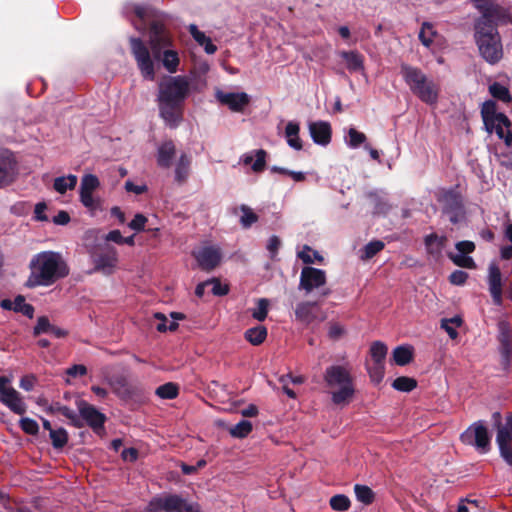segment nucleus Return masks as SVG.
<instances>
[{"mask_svg": "<svg viewBox=\"0 0 512 512\" xmlns=\"http://www.w3.org/2000/svg\"><path fill=\"white\" fill-rule=\"evenodd\" d=\"M148 219L143 214H136L128 226L135 231H142Z\"/></svg>", "mask_w": 512, "mask_h": 512, "instance_id": "nucleus-56", "label": "nucleus"}, {"mask_svg": "<svg viewBox=\"0 0 512 512\" xmlns=\"http://www.w3.org/2000/svg\"><path fill=\"white\" fill-rule=\"evenodd\" d=\"M79 418L85 420L86 423L95 431L103 427L105 416L95 407L85 401L78 402Z\"/></svg>", "mask_w": 512, "mask_h": 512, "instance_id": "nucleus-17", "label": "nucleus"}, {"mask_svg": "<svg viewBox=\"0 0 512 512\" xmlns=\"http://www.w3.org/2000/svg\"><path fill=\"white\" fill-rule=\"evenodd\" d=\"M351 371L348 363L331 365L325 371L324 380L329 388L331 400L337 406L345 407L354 398L355 386Z\"/></svg>", "mask_w": 512, "mask_h": 512, "instance_id": "nucleus-4", "label": "nucleus"}, {"mask_svg": "<svg viewBox=\"0 0 512 512\" xmlns=\"http://www.w3.org/2000/svg\"><path fill=\"white\" fill-rule=\"evenodd\" d=\"M176 154V147L171 140L161 143L157 150V163L159 166L169 168L172 164V159Z\"/></svg>", "mask_w": 512, "mask_h": 512, "instance_id": "nucleus-23", "label": "nucleus"}, {"mask_svg": "<svg viewBox=\"0 0 512 512\" xmlns=\"http://www.w3.org/2000/svg\"><path fill=\"white\" fill-rule=\"evenodd\" d=\"M66 373L71 377L84 376L87 373V369L84 365L78 364L67 369Z\"/></svg>", "mask_w": 512, "mask_h": 512, "instance_id": "nucleus-63", "label": "nucleus"}, {"mask_svg": "<svg viewBox=\"0 0 512 512\" xmlns=\"http://www.w3.org/2000/svg\"><path fill=\"white\" fill-rule=\"evenodd\" d=\"M48 411L50 413H60L63 416H65L67 419H69L70 423L75 427H82L83 423L77 413L70 409L67 406H62L59 403H56L55 405H51L48 408Z\"/></svg>", "mask_w": 512, "mask_h": 512, "instance_id": "nucleus-28", "label": "nucleus"}, {"mask_svg": "<svg viewBox=\"0 0 512 512\" xmlns=\"http://www.w3.org/2000/svg\"><path fill=\"white\" fill-rule=\"evenodd\" d=\"M49 436L52 441L53 447L56 449L64 447L68 442V434L64 428L51 430Z\"/></svg>", "mask_w": 512, "mask_h": 512, "instance_id": "nucleus-43", "label": "nucleus"}, {"mask_svg": "<svg viewBox=\"0 0 512 512\" xmlns=\"http://www.w3.org/2000/svg\"><path fill=\"white\" fill-rule=\"evenodd\" d=\"M468 278V274L461 270H456L453 273H451L449 279L452 284L455 285H462L465 283V281Z\"/></svg>", "mask_w": 512, "mask_h": 512, "instance_id": "nucleus-58", "label": "nucleus"}, {"mask_svg": "<svg viewBox=\"0 0 512 512\" xmlns=\"http://www.w3.org/2000/svg\"><path fill=\"white\" fill-rule=\"evenodd\" d=\"M156 395L162 399H174L178 396V386L172 382L159 386L156 391Z\"/></svg>", "mask_w": 512, "mask_h": 512, "instance_id": "nucleus-41", "label": "nucleus"}, {"mask_svg": "<svg viewBox=\"0 0 512 512\" xmlns=\"http://www.w3.org/2000/svg\"><path fill=\"white\" fill-rule=\"evenodd\" d=\"M489 292L495 305H501L502 298V275L497 264L491 263L488 269Z\"/></svg>", "mask_w": 512, "mask_h": 512, "instance_id": "nucleus-18", "label": "nucleus"}, {"mask_svg": "<svg viewBox=\"0 0 512 512\" xmlns=\"http://www.w3.org/2000/svg\"><path fill=\"white\" fill-rule=\"evenodd\" d=\"M36 383V378L33 375H26L21 378L19 386L25 391H31Z\"/></svg>", "mask_w": 512, "mask_h": 512, "instance_id": "nucleus-61", "label": "nucleus"}, {"mask_svg": "<svg viewBox=\"0 0 512 512\" xmlns=\"http://www.w3.org/2000/svg\"><path fill=\"white\" fill-rule=\"evenodd\" d=\"M77 181V176L73 174L57 177L54 180L53 188L59 194H64L67 190H73L77 185Z\"/></svg>", "mask_w": 512, "mask_h": 512, "instance_id": "nucleus-29", "label": "nucleus"}, {"mask_svg": "<svg viewBox=\"0 0 512 512\" xmlns=\"http://www.w3.org/2000/svg\"><path fill=\"white\" fill-rule=\"evenodd\" d=\"M300 127L296 122H288L285 128V138L287 140L288 145L295 149H302V141L299 137Z\"/></svg>", "mask_w": 512, "mask_h": 512, "instance_id": "nucleus-26", "label": "nucleus"}, {"mask_svg": "<svg viewBox=\"0 0 512 512\" xmlns=\"http://www.w3.org/2000/svg\"><path fill=\"white\" fill-rule=\"evenodd\" d=\"M296 319L311 324L314 321H323L326 316L321 312L316 302H301L295 309Z\"/></svg>", "mask_w": 512, "mask_h": 512, "instance_id": "nucleus-16", "label": "nucleus"}, {"mask_svg": "<svg viewBox=\"0 0 512 512\" xmlns=\"http://www.w3.org/2000/svg\"><path fill=\"white\" fill-rule=\"evenodd\" d=\"M100 181L93 174H86L82 177L79 189L80 202L91 213L100 209V199L94 196V192L99 188Z\"/></svg>", "mask_w": 512, "mask_h": 512, "instance_id": "nucleus-8", "label": "nucleus"}, {"mask_svg": "<svg viewBox=\"0 0 512 512\" xmlns=\"http://www.w3.org/2000/svg\"><path fill=\"white\" fill-rule=\"evenodd\" d=\"M149 44L151 51L141 39H130L131 53L141 75L150 81L155 79L154 59L161 61L169 73H176L180 64L179 53L173 48L172 37L162 25L152 24Z\"/></svg>", "mask_w": 512, "mask_h": 512, "instance_id": "nucleus-1", "label": "nucleus"}, {"mask_svg": "<svg viewBox=\"0 0 512 512\" xmlns=\"http://www.w3.org/2000/svg\"><path fill=\"white\" fill-rule=\"evenodd\" d=\"M384 248V243L382 241L376 240L369 242L363 249V254L361 258L363 260H368L380 252Z\"/></svg>", "mask_w": 512, "mask_h": 512, "instance_id": "nucleus-48", "label": "nucleus"}, {"mask_svg": "<svg viewBox=\"0 0 512 512\" xmlns=\"http://www.w3.org/2000/svg\"><path fill=\"white\" fill-rule=\"evenodd\" d=\"M510 432L507 428H498L496 442L498 444L500 454L502 458L509 464L512 465V448Z\"/></svg>", "mask_w": 512, "mask_h": 512, "instance_id": "nucleus-22", "label": "nucleus"}, {"mask_svg": "<svg viewBox=\"0 0 512 512\" xmlns=\"http://www.w3.org/2000/svg\"><path fill=\"white\" fill-rule=\"evenodd\" d=\"M267 337V329L264 326H256L245 332V339L252 345H260Z\"/></svg>", "mask_w": 512, "mask_h": 512, "instance_id": "nucleus-32", "label": "nucleus"}, {"mask_svg": "<svg viewBox=\"0 0 512 512\" xmlns=\"http://www.w3.org/2000/svg\"><path fill=\"white\" fill-rule=\"evenodd\" d=\"M119 257L114 247H107L105 251L93 257L94 271L104 275H111L117 269Z\"/></svg>", "mask_w": 512, "mask_h": 512, "instance_id": "nucleus-13", "label": "nucleus"}, {"mask_svg": "<svg viewBox=\"0 0 512 512\" xmlns=\"http://www.w3.org/2000/svg\"><path fill=\"white\" fill-rule=\"evenodd\" d=\"M463 321L460 316H454L452 318H444L441 320L440 327L444 329L451 339L458 337L457 328L462 325Z\"/></svg>", "mask_w": 512, "mask_h": 512, "instance_id": "nucleus-33", "label": "nucleus"}, {"mask_svg": "<svg viewBox=\"0 0 512 512\" xmlns=\"http://www.w3.org/2000/svg\"><path fill=\"white\" fill-rule=\"evenodd\" d=\"M114 390L121 398H129L132 395L131 387L124 382L119 383V387H115Z\"/></svg>", "mask_w": 512, "mask_h": 512, "instance_id": "nucleus-64", "label": "nucleus"}, {"mask_svg": "<svg viewBox=\"0 0 512 512\" xmlns=\"http://www.w3.org/2000/svg\"><path fill=\"white\" fill-rule=\"evenodd\" d=\"M14 311L20 312L23 315L32 318L34 313V308L32 305L26 303L24 297L18 296L14 300Z\"/></svg>", "mask_w": 512, "mask_h": 512, "instance_id": "nucleus-49", "label": "nucleus"}, {"mask_svg": "<svg viewBox=\"0 0 512 512\" xmlns=\"http://www.w3.org/2000/svg\"><path fill=\"white\" fill-rule=\"evenodd\" d=\"M435 36L436 31L433 25L431 23L424 22L419 32V39L421 43L426 47H430V45L433 43Z\"/></svg>", "mask_w": 512, "mask_h": 512, "instance_id": "nucleus-40", "label": "nucleus"}, {"mask_svg": "<svg viewBox=\"0 0 512 512\" xmlns=\"http://www.w3.org/2000/svg\"><path fill=\"white\" fill-rule=\"evenodd\" d=\"M354 492L357 500L365 505L371 504L374 500L373 491L366 485L356 484L354 486Z\"/></svg>", "mask_w": 512, "mask_h": 512, "instance_id": "nucleus-38", "label": "nucleus"}, {"mask_svg": "<svg viewBox=\"0 0 512 512\" xmlns=\"http://www.w3.org/2000/svg\"><path fill=\"white\" fill-rule=\"evenodd\" d=\"M269 301L265 298L257 301L256 308L252 311V317L258 321H264L268 314Z\"/></svg>", "mask_w": 512, "mask_h": 512, "instance_id": "nucleus-50", "label": "nucleus"}, {"mask_svg": "<svg viewBox=\"0 0 512 512\" xmlns=\"http://www.w3.org/2000/svg\"><path fill=\"white\" fill-rule=\"evenodd\" d=\"M193 255L199 267L206 271L216 268L222 259L220 248L216 246H202Z\"/></svg>", "mask_w": 512, "mask_h": 512, "instance_id": "nucleus-12", "label": "nucleus"}, {"mask_svg": "<svg viewBox=\"0 0 512 512\" xmlns=\"http://www.w3.org/2000/svg\"><path fill=\"white\" fill-rule=\"evenodd\" d=\"M0 402L18 415L26 413L27 405L21 394L10 385V379L0 377Z\"/></svg>", "mask_w": 512, "mask_h": 512, "instance_id": "nucleus-7", "label": "nucleus"}, {"mask_svg": "<svg viewBox=\"0 0 512 512\" xmlns=\"http://www.w3.org/2000/svg\"><path fill=\"white\" fill-rule=\"evenodd\" d=\"M501 354L507 360L512 348V338L508 332H502L500 336Z\"/></svg>", "mask_w": 512, "mask_h": 512, "instance_id": "nucleus-52", "label": "nucleus"}, {"mask_svg": "<svg viewBox=\"0 0 512 512\" xmlns=\"http://www.w3.org/2000/svg\"><path fill=\"white\" fill-rule=\"evenodd\" d=\"M401 75L412 93L422 102L429 105L437 104L439 86L430 80L420 69L409 65H402Z\"/></svg>", "mask_w": 512, "mask_h": 512, "instance_id": "nucleus-6", "label": "nucleus"}, {"mask_svg": "<svg viewBox=\"0 0 512 512\" xmlns=\"http://www.w3.org/2000/svg\"><path fill=\"white\" fill-rule=\"evenodd\" d=\"M509 119L503 113H499V116L485 124L489 132L495 131L500 139H503L506 144L512 142V134L509 131Z\"/></svg>", "mask_w": 512, "mask_h": 512, "instance_id": "nucleus-20", "label": "nucleus"}, {"mask_svg": "<svg viewBox=\"0 0 512 512\" xmlns=\"http://www.w3.org/2000/svg\"><path fill=\"white\" fill-rule=\"evenodd\" d=\"M240 210L242 212L240 223L243 227L248 228L258 220V216L248 206L242 205Z\"/></svg>", "mask_w": 512, "mask_h": 512, "instance_id": "nucleus-51", "label": "nucleus"}, {"mask_svg": "<svg viewBox=\"0 0 512 512\" xmlns=\"http://www.w3.org/2000/svg\"><path fill=\"white\" fill-rule=\"evenodd\" d=\"M298 257L305 264L322 263L323 256L318 252L310 248L309 246H303L302 250L298 252Z\"/></svg>", "mask_w": 512, "mask_h": 512, "instance_id": "nucleus-35", "label": "nucleus"}, {"mask_svg": "<svg viewBox=\"0 0 512 512\" xmlns=\"http://www.w3.org/2000/svg\"><path fill=\"white\" fill-rule=\"evenodd\" d=\"M366 141V135L355 128H349L347 145L351 148H357Z\"/></svg>", "mask_w": 512, "mask_h": 512, "instance_id": "nucleus-47", "label": "nucleus"}, {"mask_svg": "<svg viewBox=\"0 0 512 512\" xmlns=\"http://www.w3.org/2000/svg\"><path fill=\"white\" fill-rule=\"evenodd\" d=\"M189 31L191 33V35L193 36L194 40L199 44V45H204V42H207V36L201 32L200 30H198L197 26L196 25H190L189 27Z\"/></svg>", "mask_w": 512, "mask_h": 512, "instance_id": "nucleus-60", "label": "nucleus"}, {"mask_svg": "<svg viewBox=\"0 0 512 512\" xmlns=\"http://www.w3.org/2000/svg\"><path fill=\"white\" fill-rule=\"evenodd\" d=\"M252 431V424L248 420H242L229 429L231 436L244 438Z\"/></svg>", "mask_w": 512, "mask_h": 512, "instance_id": "nucleus-44", "label": "nucleus"}, {"mask_svg": "<svg viewBox=\"0 0 512 512\" xmlns=\"http://www.w3.org/2000/svg\"><path fill=\"white\" fill-rule=\"evenodd\" d=\"M191 164V157L186 153H182L176 163L175 179L178 182H184L188 175Z\"/></svg>", "mask_w": 512, "mask_h": 512, "instance_id": "nucleus-30", "label": "nucleus"}, {"mask_svg": "<svg viewBox=\"0 0 512 512\" xmlns=\"http://www.w3.org/2000/svg\"><path fill=\"white\" fill-rule=\"evenodd\" d=\"M344 327L340 325L339 323H330L329 324V331L328 335L331 339H339L344 335Z\"/></svg>", "mask_w": 512, "mask_h": 512, "instance_id": "nucleus-57", "label": "nucleus"}, {"mask_svg": "<svg viewBox=\"0 0 512 512\" xmlns=\"http://www.w3.org/2000/svg\"><path fill=\"white\" fill-rule=\"evenodd\" d=\"M475 6L483 13L484 17L482 19L495 16L499 10V6L491 0H476Z\"/></svg>", "mask_w": 512, "mask_h": 512, "instance_id": "nucleus-39", "label": "nucleus"}, {"mask_svg": "<svg viewBox=\"0 0 512 512\" xmlns=\"http://www.w3.org/2000/svg\"><path fill=\"white\" fill-rule=\"evenodd\" d=\"M464 444L474 446L480 453H486L490 448V437L482 422L472 424L461 435Z\"/></svg>", "mask_w": 512, "mask_h": 512, "instance_id": "nucleus-10", "label": "nucleus"}, {"mask_svg": "<svg viewBox=\"0 0 512 512\" xmlns=\"http://www.w3.org/2000/svg\"><path fill=\"white\" fill-rule=\"evenodd\" d=\"M28 287L50 286L69 274L62 255L54 251H43L34 255L29 264Z\"/></svg>", "mask_w": 512, "mask_h": 512, "instance_id": "nucleus-3", "label": "nucleus"}, {"mask_svg": "<svg viewBox=\"0 0 512 512\" xmlns=\"http://www.w3.org/2000/svg\"><path fill=\"white\" fill-rule=\"evenodd\" d=\"M474 39L481 57L489 64L498 63L503 57V46L497 28L491 19H479L475 23Z\"/></svg>", "mask_w": 512, "mask_h": 512, "instance_id": "nucleus-5", "label": "nucleus"}, {"mask_svg": "<svg viewBox=\"0 0 512 512\" xmlns=\"http://www.w3.org/2000/svg\"><path fill=\"white\" fill-rule=\"evenodd\" d=\"M490 92L494 97L501 99L503 101H508L510 99L508 89L500 84L495 83L491 85Z\"/></svg>", "mask_w": 512, "mask_h": 512, "instance_id": "nucleus-55", "label": "nucleus"}, {"mask_svg": "<svg viewBox=\"0 0 512 512\" xmlns=\"http://www.w3.org/2000/svg\"><path fill=\"white\" fill-rule=\"evenodd\" d=\"M52 324L50 323L49 319L45 316L39 317L37 320V323L34 327V335L38 336L43 333H49L51 329Z\"/></svg>", "mask_w": 512, "mask_h": 512, "instance_id": "nucleus-54", "label": "nucleus"}, {"mask_svg": "<svg viewBox=\"0 0 512 512\" xmlns=\"http://www.w3.org/2000/svg\"><path fill=\"white\" fill-rule=\"evenodd\" d=\"M330 507L334 511H347L351 506L350 499L344 494H337L330 498Z\"/></svg>", "mask_w": 512, "mask_h": 512, "instance_id": "nucleus-42", "label": "nucleus"}, {"mask_svg": "<svg viewBox=\"0 0 512 512\" xmlns=\"http://www.w3.org/2000/svg\"><path fill=\"white\" fill-rule=\"evenodd\" d=\"M367 370L371 381L378 384L382 381L385 374V363L368 361L366 363Z\"/></svg>", "mask_w": 512, "mask_h": 512, "instance_id": "nucleus-34", "label": "nucleus"}, {"mask_svg": "<svg viewBox=\"0 0 512 512\" xmlns=\"http://www.w3.org/2000/svg\"><path fill=\"white\" fill-rule=\"evenodd\" d=\"M340 56L344 59L346 67L351 72L362 71L364 69L363 57L355 51H343Z\"/></svg>", "mask_w": 512, "mask_h": 512, "instance_id": "nucleus-27", "label": "nucleus"}, {"mask_svg": "<svg viewBox=\"0 0 512 512\" xmlns=\"http://www.w3.org/2000/svg\"><path fill=\"white\" fill-rule=\"evenodd\" d=\"M266 152L262 149L255 151V155L248 153L243 155L241 161L245 165L252 164V170L254 172H261L265 168Z\"/></svg>", "mask_w": 512, "mask_h": 512, "instance_id": "nucleus-25", "label": "nucleus"}, {"mask_svg": "<svg viewBox=\"0 0 512 512\" xmlns=\"http://www.w3.org/2000/svg\"><path fill=\"white\" fill-rule=\"evenodd\" d=\"M458 253L469 254L475 250V244L472 241H460L455 245Z\"/></svg>", "mask_w": 512, "mask_h": 512, "instance_id": "nucleus-59", "label": "nucleus"}, {"mask_svg": "<svg viewBox=\"0 0 512 512\" xmlns=\"http://www.w3.org/2000/svg\"><path fill=\"white\" fill-rule=\"evenodd\" d=\"M387 351L388 348L383 342H373L370 347V361L385 363Z\"/></svg>", "mask_w": 512, "mask_h": 512, "instance_id": "nucleus-36", "label": "nucleus"}, {"mask_svg": "<svg viewBox=\"0 0 512 512\" xmlns=\"http://www.w3.org/2000/svg\"><path fill=\"white\" fill-rule=\"evenodd\" d=\"M209 285H212V292L214 295H226L228 293V287L222 285L217 279L209 281Z\"/></svg>", "mask_w": 512, "mask_h": 512, "instance_id": "nucleus-62", "label": "nucleus"}, {"mask_svg": "<svg viewBox=\"0 0 512 512\" xmlns=\"http://www.w3.org/2000/svg\"><path fill=\"white\" fill-rule=\"evenodd\" d=\"M216 97L219 102L227 105L232 111L239 112L249 103V96L244 93H225L218 91Z\"/></svg>", "mask_w": 512, "mask_h": 512, "instance_id": "nucleus-19", "label": "nucleus"}, {"mask_svg": "<svg viewBox=\"0 0 512 512\" xmlns=\"http://www.w3.org/2000/svg\"><path fill=\"white\" fill-rule=\"evenodd\" d=\"M393 360L399 366L407 365L413 358V348L408 345L398 346L393 350Z\"/></svg>", "mask_w": 512, "mask_h": 512, "instance_id": "nucleus-31", "label": "nucleus"}, {"mask_svg": "<svg viewBox=\"0 0 512 512\" xmlns=\"http://www.w3.org/2000/svg\"><path fill=\"white\" fill-rule=\"evenodd\" d=\"M481 115L484 124H488L489 121L498 117L499 113L496 111V103L494 101L484 102L481 108Z\"/></svg>", "mask_w": 512, "mask_h": 512, "instance_id": "nucleus-46", "label": "nucleus"}, {"mask_svg": "<svg viewBox=\"0 0 512 512\" xmlns=\"http://www.w3.org/2000/svg\"><path fill=\"white\" fill-rule=\"evenodd\" d=\"M392 387L401 392H410L417 387V381L411 377L401 376L393 381Z\"/></svg>", "mask_w": 512, "mask_h": 512, "instance_id": "nucleus-37", "label": "nucleus"}, {"mask_svg": "<svg viewBox=\"0 0 512 512\" xmlns=\"http://www.w3.org/2000/svg\"><path fill=\"white\" fill-rule=\"evenodd\" d=\"M190 92L185 76H168L159 83L158 102L161 117L169 126H176L181 118V106Z\"/></svg>", "mask_w": 512, "mask_h": 512, "instance_id": "nucleus-2", "label": "nucleus"}, {"mask_svg": "<svg viewBox=\"0 0 512 512\" xmlns=\"http://www.w3.org/2000/svg\"><path fill=\"white\" fill-rule=\"evenodd\" d=\"M438 201L442 204L443 211L449 220L456 224L464 218V209L461 196L454 190H443L438 195Z\"/></svg>", "mask_w": 512, "mask_h": 512, "instance_id": "nucleus-9", "label": "nucleus"}, {"mask_svg": "<svg viewBox=\"0 0 512 512\" xmlns=\"http://www.w3.org/2000/svg\"><path fill=\"white\" fill-rule=\"evenodd\" d=\"M188 501L177 494H168L152 499L149 511L182 512Z\"/></svg>", "mask_w": 512, "mask_h": 512, "instance_id": "nucleus-11", "label": "nucleus"}, {"mask_svg": "<svg viewBox=\"0 0 512 512\" xmlns=\"http://www.w3.org/2000/svg\"><path fill=\"white\" fill-rule=\"evenodd\" d=\"M20 427L25 433L30 435H35L39 431L38 423L28 417H24L20 420Z\"/></svg>", "mask_w": 512, "mask_h": 512, "instance_id": "nucleus-53", "label": "nucleus"}, {"mask_svg": "<svg viewBox=\"0 0 512 512\" xmlns=\"http://www.w3.org/2000/svg\"><path fill=\"white\" fill-rule=\"evenodd\" d=\"M449 257L452 260V262L459 267L468 268V269L475 268L474 260L467 254L457 252L455 254H453V253L449 254Z\"/></svg>", "mask_w": 512, "mask_h": 512, "instance_id": "nucleus-45", "label": "nucleus"}, {"mask_svg": "<svg viewBox=\"0 0 512 512\" xmlns=\"http://www.w3.org/2000/svg\"><path fill=\"white\" fill-rule=\"evenodd\" d=\"M309 132L313 141L319 145H327L331 140V127L327 122H311Z\"/></svg>", "mask_w": 512, "mask_h": 512, "instance_id": "nucleus-21", "label": "nucleus"}, {"mask_svg": "<svg viewBox=\"0 0 512 512\" xmlns=\"http://www.w3.org/2000/svg\"><path fill=\"white\" fill-rule=\"evenodd\" d=\"M17 176V162L8 150H0V188L10 185Z\"/></svg>", "mask_w": 512, "mask_h": 512, "instance_id": "nucleus-15", "label": "nucleus"}, {"mask_svg": "<svg viewBox=\"0 0 512 512\" xmlns=\"http://www.w3.org/2000/svg\"><path fill=\"white\" fill-rule=\"evenodd\" d=\"M325 284V271L313 267H304L302 269L299 288L305 290L306 293H310L314 289L320 288Z\"/></svg>", "mask_w": 512, "mask_h": 512, "instance_id": "nucleus-14", "label": "nucleus"}, {"mask_svg": "<svg viewBox=\"0 0 512 512\" xmlns=\"http://www.w3.org/2000/svg\"><path fill=\"white\" fill-rule=\"evenodd\" d=\"M447 238L445 236H438L437 234H430L425 237V246L429 255L438 259L445 247Z\"/></svg>", "mask_w": 512, "mask_h": 512, "instance_id": "nucleus-24", "label": "nucleus"}]
</instances>
